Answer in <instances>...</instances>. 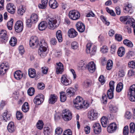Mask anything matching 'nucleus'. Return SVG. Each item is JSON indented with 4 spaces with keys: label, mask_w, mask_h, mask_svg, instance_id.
<instances>
[{
    "label": "nucleus",
    "mask_w": 135,
    "mask_h": 135,
    "mask_svg": "<svg viewBox=\"0 0 135 135\" xmlns=\"http://www.w3.org/2000/svg\"><path fill=\"white\" fill-rule=\"evenodd\" d=\"M56 37L59 42H61L62 41V38L61 31L59 30L56 32Z\"/></svg>",
    "instance_id": "c9c22d12"
},
{
    "label": "nucleus",
    "mask_w": 135,
    "mask_h": 135,
    "mask_svg": "<svg viewBox=\"0 0 135 135\" xmlns=\"http://www.w3.org/2000/svg\"><path fill=\"white\" fill-rule=\"evenodd\" d=\"M123 44L129 47H132L133 46L132 43L128 39H126L123 41Z\"/></svg>",
    "instance_id": "e433bc0d"
},
{
    "label": "nucleus",
    "mask_w": 135,
    "mask_h": 135,
    "mask_svg": "<svg viewBox=\"0 0 135 135\" xmlns=\"http://www.w3.org/2000/svg\"><path fill=\"white\" fill-rule=\"evenodd\" d=\"M0 38L2 43H5L8 40V35L7 34L6 31L2 30L0 32Z\"/></svg>",
    "instance_id": "6e6552de"
},
{
    "label": "nucleus",
    "mask_w": 135,
    "mask_h": 135,
    "mask_svg": "<svg viewBox=\"0 0 135 135\" xmlns=\"http://www.w3.org/2000/svg\"><path fill=\"white\" fill-rule=\"evenodd\" d=\"M128 97L132 102H135V84L131 86L128 93Z\"/></svg>",
    "instance_id": "39448f33"
},
{
    "label": "nucleus",
    "mask_w": 135,
    "mask_h": 135,
    "mask_svg": "<svg viewBox=\"0 0 135 135\" xmlns=\"http://www.w3.org/2000/svg\"><path fill=\"white\" fill-rule=\"evenodd\" d=\"M29 19L33 23H35L38 21V16L36 14H33L31 15Z\"/></svg>",
    "instance_id": "4c0bfd02"
},
{
    "label": "nucleus",
    "mask_w": 135,
    "mask_h": 135,
    "mask_svg": "<svg viewBox=\"0 0 135 135\" xmlns=\"http://www.w3.org/2000/svg\"><path fill=\"white\" fill-rule=\"evenodd\" d=\"M34 89L32 87L30 88L28 90L27 93L28 95L30 96L33 95L35 93Z\"/></svg>",
    "instance_id": "09e8293b"
},
{
    "label": "nucleus",
    "mask_w": 135,
    "mask_h": 135,
    "mask_svg": "<svg viewBox=\"0 0 135 135\" xmlns=\"http://www.w3.org/2000/svg\"><path fill=\"white\" fill-rule=\"evenodd\" d=\"M7 128L8 131L12 133L14 132L16 129V127L15 126L13 123L11 122L9 123Z\"/></svg>",
    "instance_id": "a878e982"
},
{
    "label": "nucleus",
    "mask_w": 135,
    "mask_h": 135,
    "mask_svg": "<svg viewBox=\"0 0 135 135\" xmlns=\"http://www.w3.org/2000/svg\"><path fill=\"white\" fill-rule=\"evenodd\" d=\"M77 35V32L73 28L70 29L68 32V36L71 38L75 37Z\"/></svg>",
    "instance_id": "4be33fe9"
},
{
    "label": "nucleus",
    "mask_w": 135,
    "mask_h": 135,
    "mask_svg": "<svg viewBox=\"0 0 135 135\" xmlns=\"http://www.w3.org/2000/svg\"><path fill=\"white\" fill-rule=\"evenodd\" d=\"M56 71L57 74H61L64 71L63 64L60 62L56 63Z\"/></svg>",
    "instance_id": "a211bd4d"
},
{
    "label": "nucleus",
    "mask_w": 135,
    "mask_h": 135,
    "mask_svg": "<svg viewBox=\"0 0 135 135\" xmlns=\"http://www.w3.org/2000/svg\"><path fill=\"white\" fill-rule=\"evenodd\" d=\"M48 2V0H41V3L38 5V7L41 9L45 8L47 7Z\"/></svg>",
    "instance_id": "c756f323"
},
{
    "label": "nucleus",
    "mask_w": 135,
    "mask_h": 135,
    "mask_svg": "<svg viewBox=\"0 0 135 135\" xmlns=\"http://www.w3.org/2000/svg\"><path fill=\"white\" fill-rule=\"evenodd\" d=\"M125 53V49L123 47H121L119 48L117 52L118 55L120 57L123 56Z\"/></svg>",
    "instance_id": "473e14b6"
},
{
    "label": "nucleus",
    "mask_w": 135,
    "mask_h": 135,
    "mask_svg": "<svg viewBox=\"0 0 135 135\" xmlns=\"http://www.w3.org/2000/svg\"><path fill=\"white\" fill-rule=\"evenodd\" d=\"M92 128L93 132L95 134H99L101 132V127L100 124L99 123H94L93 126Z\"/></svg>",
    "instance_id": "f8f14e48"
},
{
    "label": "nucleus",
    "mask_w": 135,
    "mask_h": 135,
    "mask_svg": "<svg viewBox=\"0 0 135 135\" xmlns=\"http://www.w3.org/2000/svg\"><path fill=\"white\" fill-rule=\"evenodd\" d=\"M42 72L44 74H46L47 73L48 68L47 67L44 66L41 68Z\"/></svg>",
    "instance_id": "69168bd1"
},
{
    "label": "nucleus",
    "mask_w": 135,
    "mask_h": 135,
    "mask_svg": "<svg viewBox=\"0 0 135 135\" xmlns=\"http://www.w3.org/2000/svg\"><path fill=\"white\" fill-rule=\"evenodd\" d=\"M9 65L7 62L2 63L0 65V75H3L9 69Z\"/></svg>",
    "instance_id": "423d86ee"
},
{
    "label": "nucleus",
    "mask_w": 135,
    "mask_h": 135,
    "mask_svg": "<svg viewBox=\"0 0 135 135\" xmlns=\"http://www.w3.org/2000/svg\"><path fill=\"white\" fill-rule=\"evenodd\" d=\"M47 23L46 21H42L38 24V28L40 31L45 30L47 27Z\"/></svg>",
    "instance_id": "412c9836"
},
{
    "label": "nucleus",
    "mask_w": 135,
    "mask_h": 135,
    "mask_svg": "<svg viewBox=\"0 0 135 135\" xmlns=\"http://www.w3.org/2000/svg\"><path fill=\"white\" fill-rule=\"evenodd\" d=\"M92 44L91 43H88L86 45V52L87 53H90L91 56L94 55L96 52L97 47L95 46H94L92 49L91 51H90V47L91 46Z\"/></svg>",
    "instance_id": "1a4fd4ad"
},
{
    "label": "nucleus",
    "mask_w": 135,
    "mask_h": 135,
    "mask_svg": "<svg viewBox=\"0 0 135 135\" xmlns=\"http://www.w3.org/2000/svg\"><path fill=\"white\" fill-rule=\"evenodd\" d=\"M71 45L72 48L74 50L77 49L79 46L78 44L76 41L73 42L71 44Z\"/></svg>",
    "instance_id": "8fccbe9b"
},
{
    "label": "nucleus",
    "mask_w": 135,
    "mask_h": 135,
    "mask_svg": "<svg viewBox=\"0 0 135 135\" xmlns=\"http://www.w3.org/2000/svg\"><path fill=\"white\" fill-rule=\"evenodd\" d=\"M76 26L77 29L79 32L82 33L85 31V26L83 23L78 22L77 23Z\"/></svg>",
    "instance_id": "f3484780"
},
{
    "label": "nucleus",
    "mask_w": 135,
    "mask_h": 135,
    "mask_svg": "<svg viewBox=\"0 0 135 135\" xmlns=\"http://www.w3.org/2000/svg\"><path fill=\"white\" fill-rule=\"evenodd\" d=\"M129 133L128 127V126H125L123 130V134L124 135H127Z\"/></svg>",
    "instance_id": "052dcab7"
},
{
    "label": "nucleus",
    "mask_w": 135,
    "mask_h": 135,
    "mask_svg": "<svg viewBox=\"0 0 135 135\" xmlns=\"http://www.w3.org/2000/svg\"><path fill=\"white\" fill-rule=\"evenodd\" d=\"M75 89L71 87L69 88L66 90L67 96L69 97L73 96L75 94Z\"/></svg>",
    "instance_id": "393cba45"
},
{
    "label": "nucleus",
    "mask_w": 135,
    "mask_h": 135,
    "mask_svg": "<svg viewBox=\"0 0 135 135\" xmlns=\"http://www.w3.org/2000/svg\"><path fill=\"white\" fill-rule=\"evenodd\" d=\"M11 115L7 110L4 113L3 115V119L5 122L9 120L10 119Z\"/></svg>",
    "instance_id": "b1692460"
},
{
    "label": "nucleus",
    "mask_w": 135,
    "mask_h": 135,
    "mask_svg": "<svg viewBox=\"0 0 135 135\" xmlns=\"http://www.w3.org/2000/svg\"><path fill=\"white\" fill-rule=\"evenodd\" d=\"M74 106L76 109H80L83 108H87L89 104L85 103L82 98L80 96H77L73 101Z\"/></svg>",
    "instance_id": "f03ea898"
},
{
    "label": "nucleus",
    "mask_w": 135,
    "mask_h": 135,
    "mask_svg": "<svg viewBox=\"0 0 135 135\" xmlns=\"http://www.w3.org/2000/svg\"><path fill=\"white\" fill-rule=\"evenodd\" d=\"M108 120L107 117H103L101 119V123L102 126L104 127H106L107 126Z\"/></svg>",
    "instance_id": "2f4dec72"
},
{
    "label": "nucleus",
    "mask_w": 135,
    "mask_h": 135,
    "mask_svg": "<svg viewBox=\"0 0 135 135\" xmlns=\"http://www.w3.org/2000/svg\"><path fill=\"white\" fill-rule=\"evenodd\" d=\"M61 83L66 86L70 85L72 83L71 80L70 79L68 78L66 74L62 75L61 78Z\"/></svg>",
    "instance_id": "9d476101"
},
{
    "label": "nucleus",
    "mask_w": 135,
    "mask_h": 135,
    "mask_svg": "<svg viewBox=\"0 0 135 135\" xmlns=\"http://www.w3.org/2000/svg\"><path fill=\"white\" fill-rule=\"evenodd\" d=\"M18 50L20 52V53L21 55H22L24 52V50L22 45H20L18 48Z\"/></svg>",
    "instance_id": "338daca9"
},
{
    "label": "nucleus",
    "mask_w": 135,
    "mask_h": 135,
    "mask_svg": "<svg viewBox=\"0 0 135 135\" xmlns=\"http://www.w3.org/2000/svg\"><path fill=\"white\" fill-rule=\"evenodd\" d=\"M50 29L54 30L60 24L61 19L58 16H50L47 19Z\"/></svg>",
    "instance_id": "f257e3e1"
},
{
    "label": "nucleus",
    "mask_w": 135,
    "mask_h": 135,
    "mask_svg": "<svg viewBox=\"0 0 135 135\" xmlns=\"http://www.w3.org/2000/svg\"><path fill=\"white\" fill-rule=\"evenodd\" d=\"M130 17L128 16H122L120 17V20L122 22H124L126 21L128 19H131Z\"/></svg>",
    "instance_id": "864d4df0"
},
{
    "label": "nucleus",
    "mask_w": 135,
    "mask_h": 135,
    "mask_svg": "<svg viewBox=\"0 0 135 135\" xmlns=\"http://www.w3.org/2000/svg\"><path fill=\"white\" fill-rule=\"evenodd\" d=\"M22 110L24 112H27L29 110V107L27 102L25 103L22 107Z\"/></svg>",
    "instance_id": "58836bf2"
},
{
    "label": "nucleus",
    "mask_w": 135,
    "mask_h": 135,
    "mask_svg": "<svg viewBox=\"0 0 135 135\" xmlns=\"http://www.w3.org/2000/svg\"><path fill=\"white\" fill-rule=\"evenodd\" d=\"M29 44L31 47L35 46H37L38 45L37 38L36 36H32L30 38Z\"/></svg>",
    "instance_id": "dca6fc26"
},
{
    "label": "nucleus",
    "mask_w": 135,
    "mask_h": 135,
    "mask_svg": "<svg viewBox=\"0 0 135 135\" xmlns=\"http://www.w3.org/2000/svg\"><path fill=\"white\" fill-rule=\"evenodd\" d=\"M23 117V115L22 112L19 111H17L16 112V117L18 120H21Z\"/></svg>",
    "instance_id": "de8ad7c7"
},
{
    "label": "nucleus",
    "mask_w": 135,
    "mask_h": 135,
    "mask_svg": "<svg viewBox=\"0 0 135 135\" xmlns=\"http://www.w3.org/2000/svg\"><path fill=\"white\" fill-rule=\"evenodd\" d=\"M69 17L71 19L75 20L78 19L80 17L79 12L75 10L70 11L69 12Z\"/></svg>",
    "instance_id": "0eeeda50"
},
{
    "label": "nucleus",
    "mask_w": 135,
    "mask_h": 135,
    "mask_svg": "<svg viewBox=\"0 0 135 135\" xmlns=\"http://www.w3.org/2000/svg\"><path fill=\"white\" fill-rule=\"evenodd\" d=\"M123 88V84L121 83H120L117 85L116 90L117 92H119L122 90Z\"/></svg>",
    "instance_id": "49530a36"
},
{
    "label": "nucleus",
    "mask_w": 135,
    "mask_h": 135,
    "mask_svg": "<svg viewBox=\"0 0 135 135\" xmlns=\"http://www.w3.org/2000/svg\"><path fill=\"white\" fill-rule=\"evenodd\" d=\"M62 130L61 128L60 127L57 128L55 129L56 133L58 135H60L62 133Z\"/></svg>",
    "instance_id": "bf43d9fd"
},
{
    "label": "nucleus",
    "mask_w": 135,
    "mask_h": 135,
    "mask_svg": "<svg viewBox=\"0 0 135 135\" xmlns=\"http://www.w3.org/2000/svg\"><path fill=\"white\" fill-rule=\"evenodd\" d=\"M14 76L16 79L17 80H20L22 78L23 76V74L21 71H17L15 73Z\"/></svg>",
    "instance_id": "bb28decb"
},
{
    "label": "nucleus",
    "mask_w": 135,
    "mask_h": 135,
    "mask_svg": "<svg viewBox=\"0 0 135 135\" xmlns=\"http://www.w3.org/2000/svg\"><path fill=\"white\" fill-rule=\"evenodd\" d=\"M109 110L110 113H116L118 112V108L115 105L110 104L109 106Z\"/></svg>",
    "instance_id": "c85d7f7f"
},
{
    "label": "nucleus",
    "mask_w": 135,
    "mask_h": 135,
    "mask_svg": "<svg viewBox=\"0 0 135 135\" xmlns=\"http://www.w3.org/2000/svg\"><path fill=\"white\" fill-rule=\"evenodd\" d=\"M113 62L111 60H109L107 64L106 68L107 70H110L112 68Z\"/></svg>",
    "instance_id": "79ce46f5"
},
{
    "label": "nucleus",
    "mask_w": 135,
    "mask_h": 135,
    "mask_svg": "<svg viewBox=\"0 0 135 135\" xmlns=\"http://www.w3.org/2000/svg\"><path fill=\"white\" fill-rule=\"evenodd\" d=\"M26 9L22 5H21L20 6L18 9L17 13L18 15H22L25 11Z\"/></svg>",
    "instance_id": "f704fd0d"
},
{
    "label": "nucleus",
    "mask_w": 135,
    "mask_h": 135,
    "mask_svg": "<svg viewBox=\"0 0 135 135\" xmlns=\"http://www.w3.org/2000/svg\"><path fill=\"white\" fill-rule=\"evenodd\" d=\"M110 52L112 54H114L116 51V46L115 45H112L110 47Z\"/></svg>",
    "instance_id": "6e6d98bb"
},
{
    "label": "nucleus",
    "mask_w": 135,
    "mask_h": 135,
    "mask_svg": "<svg viewBox=\"0 0 135 135\" xmlns=\"http://www.w3.org/2000/svg\"><path fill=\"white\" fill-rule=\"evenodd\" d=\"M39 46L38 53L41 57H43L46 55V52L48 47L47 44L45 41L43 39L41 40Z\"/></svg>",
    "instance_id": "7ed1b4c3"
},
{
    "label": "nucleus",
    "mask_w": 135,
    "mask_h": 135,
    "mask_svg": "<svg viewBox=\"0 0 135 135\" xmlns=\"http://www.w3.org/2000/svg\"><path fill=\"white\" fill-rule=\"evenodd\" d=\"M62 116L63 119L68 121L71 120L72 117V114L69 110L65 109L62 111Z\"/></svg>",
    "instance_id": "20e7f679"
},
{
    "label": "nucleus",
    "mask_w": 135,
    "mask_h": 135,
    "mask_svg": "<svg viewBox=\"0 0 135 135\" xmlns=\"http://www.w3.org/2000/svg\"><path fill=\"white\" fill-rule=\"evenodd\" d=\"M114 90L109 89L107 92V95L108 98L110 99H112L113 97V91Z\"/></svg>",
    "instance_id": "c03bdc74"
},
{
    "label": "nucleus",
    "mask_w": 135,
    "mask_h": 135,
    "mask_svg": "<svg viewBox=\"0 0 135 135\" xmlns=\"http://www.w3.org/2000/svg\"><path fill=\"white\" fill-rule=\"evenodd\" d=\"M100 51L103 53H105L107 52L108 51V49L107 47L105 46H104L101 48Z\"/></svg>",
    "instance_id": "4d7b16f0"
},
{
    "label": "nucleus",
    "mask_w": 135,
    "mask_h": 135,
    "mask_svg": "<svg viewBox=\"0 0 135 135\" xmlns=\"http://www.w3.org/2000/svg\"><path fill=\"white\" fill-rule=\"evenodd\" d=\"M129 67L132 68H135V62L133 61H131L128 63Z\"/></svg>",
    "instance_id": "680f3d73"
},
{
    "label": "nucleus",
    "mask_w": 135,
    "mask_h": 135,
    "mask_svg": "<svg viewBox=\"0 0 135 135\" xmlns=\"http://www.w3.org/2000/svg\"><path fill=\"white\" fill-rule=\"evenodd\" d=\"M13 21V19L12 18H11L10 20L7 22V26L8 29L10 30L12 29Z\"/></svg>",
    "instance_id": "a18cd8bd"
},
{
    "label": "nucleus",
    "mask_w": 135,
    "mask_h": 135,
    "mask_svg": "<svg viewBox=\"0 0 135 135\" xmlns=\"http://www.w3.org/2000/svg\"><path fill=\"white\" fill-rule=\"evenodd\" d=\"M26 23L27 27L29 28H30L31 27L33 23L29 19H28L26 20Z\"/></svg>",
    "instance_id": "13d9d810"
},
{
    "label": "nucleus",
    "mask_w": 135,
    "mask_h": 135,
    "mask_svg": "<svg viewBox=\"0 0 135 135\" xmlns=\"http://www.w3.org/2000/svg\"><path fill=\"white\" fill-rule=\"evenodd\" d=\"M99 81L101 82L102 84H104L105 82V80L103 75H100L99 78Z\"/></svg>",
    "instance_id": "774afa93"
},
{
    "label": "nucleus",
    "mask_w": 135,
    "mask_h": 135,
    "mask_svg": "<svg viewBox=\"0 0 135 135\" xmlns=\"http://www.w3.org/2000/svg\"><path fill=\"white\" fill-rule=\"evenodd\" d=\"M50 128L48 127H45L44 128V134L45 135H49L50 132L49 131Z\"/></svg>",
    "instance_id": "603ef678"
},
{
    "label": "nucleus",
    "mask_w": 135,
    "mask_h": 135,
    "mask_svg": "<svg viewBox=\"0 0 135 135\" xmlns=\"http://www.w3.org/2000/svg\"><path fill=\"white\" fill-rule=\"evenodd\" d=\"M86 68L90 72L93 73L96 70V65L94 62L91 61L86 66Z\"/></svg>",
    "instance_id": "2eb2a0df"
},
{
    "label": "nucleus",
    "mask_w": 135,
    "mask_h": 135,
    "mask_svg": "<svg viewBox=\"0 0 135 135\" xmlns=\"http://www.w3.org/2000/svg\"><path fill=\"white\" fill-rule=\"evenodd\" d=\"M7 9L8 11L11 14H13L15 12V7L12 3H9L7 5Z\"/></svg>",
    "instance_id": "aec40b11"
},
{
    "label": "nucleus",
    "mask_w": 135,
    "mask_h": 135,
    "mask_svg": "<svg viewBox=\"0 0 135 135\" xmlns=\"http://www.w3.org/2000/svg\"><path fill=\"white\" fill-rule=\"evenodd\" d=\"M57 97L56 96L51 94L50 95L49 102L50 104H53L57 101Z\"/></svg>",
    "instance_id": "7c9ffc66"
},
{
    "label": "nucleus",
    "mask_w": 135,
    "mask_h": 135,
    "mask_svg": "<svg viewBox=\"0 0 135 135\" xmlns=\"http://www.w3.org/2000/svg\"><path fill=\"white\" fill-rule=\"evenodd\" d=\"M45 85L43 83H38V88L39 89L42 90L44 88Z\"/></svg>",
    "instance_id": "e2e57ef3"
},
{
    "label": "nucleus",
    "mask_w": 135,
    "mask_h": 135,
    "mask_svg": "<svg viewBox=\"0 0 135 135\" xmlns=\"http://www.w3.org/2000/svg\"><path fill=\"white\" fill-rule=\"evenodd\" d=\"M63 135H72L71 130L70 129L65 130L64 132Z\"/></svg>",
    "instance_id": "0e129e2a"
},
{
    "label": "nucleus",
    "mask_w": 135,
    "mask_h": 135,
    "mask_svg": "<svg viewBox=\"0 0 135 135\" xmlns=\"http://www.w3.org/2000/svg\"><path fill=\"white\" fill-rule=\"evenodd\" d=\"M130 132L132 133H133L135 130V125L134 123H131L130 124Z\"/></svg>",
    "instance_id": "3c124183"
},
{
    "label": "nucleus",
    "mask_w": 135,
    "mask_h": 135,
    "mask_svg": "<svg viewBox=\"0 0 135 135\" xmlns=\"http://www.w3.org/2000/svg\"><path fill=\"white\" fill-rule=\"evenodd\" d=\"M17 42V40L15 37H12L9 41L10 45L13 46L16 45Z\"/></svg>",
    "instance_id": "37998d69"
},
{
    "label": "nucleus",
    "mask_w": 135,
    "mask_h": 135,
    "mask_svg": "<svg viewBox=\"0 0 135 135\" xmlns=\"http://www.w3.org/2000/svg\"><path fill=\"white\" fill-rule=\"evenodd\" d=\"M117 129L116 124L113 123H111L107 128V130L108 132L110 133L113 132Z\"/></svg>",
    "instance_id": "6ab92c4d"
},
{
    "label": "nucleus",
    "mask_w": 135,
    "mask_h": 135,
    "mask_svg": "<svg viewBox=\"0 0 135 135\" xmlns=\"http://www.w3.org/2000/svg\"><path fill=\"white\" fill-rule=\"evenodd\" d=\"M60 100L61 102H64L66 100V97L64 92H61L60 93Z\"/></svg>",
    "instance_id": "a19ab883"
},
{
    "label": "nucleus",
    "mask_w": 135,
    "mask_h": 135,
    "mask_svg": "<svg viewBox=\"0 0 135 135\" xmlns=\"http://www.w3.org/2000/svg\"><path fill=\"white\" fill-rule=\"evenodd\" d=\"M44 123L42 120H39L37 122L36 124L37 128L40 130L42 129L43 128Z\"/></svg>",
    "instance_id": "ea45409f"
},
{
    "label": "nucleus",
    "mask_w": 135,
    "mask_h": 135,
    "mask_svg": "<svg viewBox=\"0 0 135 135\" xmlns=\"http://www.w3.org/2000/svg\"><path fill=\"white\" fill-rule=\"evenodd\" d=\"M49 4V7L54 9L56 8L58 6V4L55 0H50Z\"/></svg>",
    "instance_id": "5701e85b"
},
{
    "label": "nucleus",
    "mask_w": 135,
    "mask_h": 135,
    "mask_svg": "<svg viewBox=\"0 0 135 135\" xmlns=\"http://www.w3.org/2000/svg\"><path fill=\"white\" fill-rule=\"evenodd\" d=\"M15 31L19 33L21 32L23 28V25L22 22L21 21H18L16 23L15 26Z\"/></svg>",
    "instance_id": "9b49d317"
},
{
    "label": "nucleus",
    "mask_w": 135,
    "mask_h": 135,
    "mask_svg": "<svg viewBox=\"0 0 135 135\" xmlns=\"http://www.w3.org/2000/svg\"><path fill=\"white\" fill-rule=\"evenodd\" d=\"M126 24H130L133 28L134 35H135V21L133 18L131 19V21H127L126 22Z\"/></svg>",
    "instance_id": "72a5a7b5"
},
{
    "label": "nucleus",
    "mask_w": 135,
    "mask_h": 135,
    "mask_svg": "<svg viewBox=\"0 0 135 135\" xmlns=\"http://www.w3.org/2000/svg\"><path fill=\"white\" fill-rule=\"evenodd\" d=\"M28 73L29 76L31 78H34L36 76V71L34 69H29L28 70Z\"/></svg>",
    "instance_id": "cd10ccee"
},
{
    "label": "nucleus",
    "mask_w": 135,
    "mask_h": 135,
    "mask_svg": "<svg viewBox=\"0 0 135 135\" xmlns=\"http://www.w3.org/2000/svg\"><path fill=\"white\" fill-rule=\"evenodd\" d=\"M44 98L42 94L38 95L34 98V102L37 105L41 104L43 101Z\"/></svg>",
    "instance_id": "4468645a"
},
{
    "label": "nucleus",
    "mask_w": 135,
    "mask_h": 135,
    "mask_svg": "<svg viewBox=\"0 0 135 135\" xmlns=\"http://www.w3.org/2000/svg\"><path fill=\"white\" fill-rule=\"evenodd\" d=\"M115 39L118 41H121L122 39V37L120 35L116 34L115 35Z\"/></svg>",
    "instance_id": "5fc2aeb1"
},
{
    "label": "nucleus",
    "mask_w": 135,
    "mask_h": 135,
    "mask_svg": "<svg viewBox=\"0 0 135 135\" xmlns=\"http://www.w3.org/2000/svg\"><path fill=\"white\" fill-rule=\"evenodd\" d=\"M98 113L94 110H91L88 115V117L91 120H94L96 119L98 117Z\"/></svg>",
    "instance_id": "ddd939ff"
}]
</instances>
